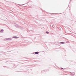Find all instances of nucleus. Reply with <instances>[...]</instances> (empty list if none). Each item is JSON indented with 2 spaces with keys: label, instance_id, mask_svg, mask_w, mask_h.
I'll list each match as a JSON object with an SVG mask.
<instances>
[{
  "label": "nucleus",
  "instance_id": "f257e3e1",
  "mask_svg": "<svg viewBox=\"0 0 76 76\" xmlns=\"http://www.w3.org/2000/svg\"><path fill=\"white\" fill-rule=\"evenodd\" d=\"M12 38H18V37H12Z\"/></svg>",
  "mask_w": 76,
  "mask_h": 76
},
{
  "label": "nucleus",
  "instance_id": "f03ea898",
  "mask_svg": "<svg viewBox=\"0 0 76 76\" xmlns=\"http://www.w3.org/2000/svg\"><path fill=\"white\" fill-rule=\"evenodd\" d=\"M39 53L38 52H36L35 53V54H38Z\"/></svg>",
  "mask_w": 76,
  "mask_h": 76
},
{
  "label": "nucleus",
  "instance_id": "7ed1b4c3",
  "mask_svg": "<svg viewBox=\"0 0 76 76\" xmlns=\"http://www.w3.org/2000/svg\"><path fill=\"white\" fill-rule=\"evenodd\" d=\"M3 29L1 30V32H3Z\"/></svg>",
  "mask_w": 76,
  "mask_h": 76
},
{
  "label": "nucleus",
  "instance_id": "20e7f679",
  "mask_svg": "<svg viewBox=\"0 0 76 76\" xmlns=\"http://www.w3.org/2000/svg\"><path fill=\"white\" fill-rule=\"evenodd\" d=\"M46 32L47 34H49V32H48V31H46Z\"/></svg>",
  "mask_w": 76,
  "mask_h": 76
},
{
  "label": "nucleus",
  "instance_id": "39448f33",
  "mask_svg": "<svg viewBox=\"0 0 76 76\" xmlns=\"http://www.w3.org/2000/svg\"><path fill=\"white\" fill-rule=\"evenodd\" d=\"M60 43L61 44H64V43L63 42H61V43Z\"/></svg>",
  "mask_w": 76,
  "mask_h": 76
}]
</instances>
